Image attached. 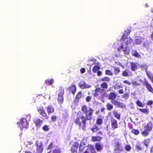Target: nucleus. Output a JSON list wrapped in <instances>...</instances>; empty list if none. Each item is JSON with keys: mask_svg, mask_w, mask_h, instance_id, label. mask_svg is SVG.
<instances>
[{"mask_svg": "<svg viewBox=\"0 0 153 153\" xmlns=\"http://www.w3.org/2000/svg\"><path fill=\"white\" fill-rule=\"evenodd\" d=\"M81 110L85 114V116L83 115L82 112H78L74 122L76 125L79 126V128H83L86 127V121H90L93 119L94 110L91 107H87L85 105L82 106Z\"/></svg>", "mask_w": 153, "mask_h": 153, "instance_id": "obj_1", "label": "nucleus"}, {"mask_svg": "<svg viewBox=\"0 0 153 153\" xmlns=\"http://www.w3.org/2000/svg\"><path fill=\"white\" fill-rule=\"evenodd\" d=\"M131 31L130 28H127L125 30L124 33L120 39V40L122 42L120 47L117 48L118 51H120L121 48H123L124 46L128 45L132 42V39L129 36Z\"/></svg>", "mask_w": 153, "mask_h": 153, "instance_id": "obj_2", "label": "nucleus"}, {"mask_svg": "<svg viewBox=\"0 0 153 153\" xmlns=\"http://www.w3.org/2000/svg\"><path fill=\"white\" fill-rule=\"evenodd\" d=\"M117 97L116 94L114 92H111L108 96V98L111 100V102L114 105L117 106L118 107L125 108L126 105L123 103L118 101L115 100Z\"/></svg>", "mask_w": 153, "mask_h": 153, "instance_id": "obj_3", "label": "nucleus"}, {"mask_svg": "<svg viewBox=\"0 0 153 153\" xmlns=\"http://www.w3.org/2000/svg\"><path fill=\"white\" fill-rule=\"evenodd\" d=\"M144 130L141 132V134L144 137H147L149 134V131H152V124L151 121L149 122L144 126Z\"/></svg>", "mask_w": 153, "mask_h": 153, "instance_id": "obj_4", "label": "nucleus"}, {"mask_svg": "<svg viewBox=\"0 0 153 153\" xmlns=\"http://www.w3.org/2000/svg\"><path fill=\"white\" fill-rule=\"evenodd\" d=\"M37 111L39 114L42 117L47 120L49 118V116L46 112L43 106H40L37 108Z\"/></svg>", "mask_w": 153, "mask_h": 153, "instance_id": "obj_5", "label": "nucleus"}, {"mask_svg": "<svg viewBox=\"0 0 153 153\" xmlns=\"http://www.w3.org/2000/svg\"><path fill=\"white\" fill-rule=\"evenodd\" d=\"M142 83L146 87L148 91L153 94V88L146 79H144V81L142 82Z\"/></svg>", "mask_w": 153, "mask_h": 153, "instance_id": "obj_6", "label": "nucleus"}, {"mask_svg": "<svg viewBox=\"0 0 153 153\" xmlns=\"http://www.w3.org/2000/svg\"><path fill=\"white\" fill-rule=\"evenodd\" d=\"M19 126L22 129L27 128L28 127L29 123L26 118H23L21 120Z\"/></svg>", "mask_w": 153, "mask_h": 153, "instance_id": "obj_7", "label": "nucleus"}, {"mask_svg": "<svg viewBox=\"0 0 153 153\" xmlns=\"http://www.w3.org/2000/svg\"><path fill=\"white\" fill-rule=\"evenodd\" d=\"M101 90L100 88L98 87L96 88L94 90V92L93 93V96L95 97H99V98H100V96L102 97L103 95L102 94V92H103Z\"/></svg>", "mask_w": 153, "mask_h": 153, "instance_id": "obj_8", "label": "nucleus"}, {"mask_svg": "<svg viewBox=\"0 0 153 153\" xmlns=\"http://www.w3.org/2000/svg\"><path fill=\"white\" fill-rule=\"evenodd\" d=\"M79 146V144L77 142H75L71 146L70 151L71 153H78V148Z\"/></svg>", "mask_w": 153, "mask_h": 153, "instance_id": "obj_9", "label": "nucleus"}, {"mask_svg": "<svg viewBox=\"0 0 153 153\" xmlns=\"http://www.w3.org/2000/svg\"><path fill=\"white\" fill-rule=\"evenodd\" d=\"M33 122L34 123L36 126L38 128L41 127L43 122L42 120L38 117L34 118L33 120Z\"/></svg>", "mask_w": 153, "mask_h": 153, "instance_id": "obj_10", "label": "nucleus"}, {"mask_svg": "<svg viewBox=\"0 0 153 153\" xmlns=\"http://www.w3.org/2000/svg\"><path fill=\"white\" fill-rule=\"evenodd\" d=\"M111 123L112 129L114 130L118 128L117 121L114 118H111Z\"/></svg>", "mask_w": 153, "mask_h": 153, "instance_id": "obj_11", "label": "nucleus"}, {"mask_svg": "<svg viewBox=\"0 0 153 153\" xmlns=\"http://www.w3.org/2000/svg\"><path fill=\"white\" fill-rule=\"evenodd\" d=\"M36 145L37 153H42L44 149L43 144L42 143H40L39 144L36 143Z\"/></svg>", "mask_w": 153, "mask_h": 153, "instance_id": "obj_12", "label": "nucleus"}, {"mask_svg": "<svg viewBox=\"0 0 153 153\" xmlns=\"http://www.w3.org/2000/svg\"><path fill=\"white\" fill-rule=\"evenodd\" d=\"M122 75L124 77H130L132 76V74L131 72L128 69H126L123 71L122 73Z\"/></svg>", "mask_w": 153, "mask_h": 153, "instance_id": "obj_13", "label": "nucleus"}, {"mask_svg": "<svg viewBox=\"0 0 153 153\" xmlns=\"http://www.w3.org/2000/svg\"><path fill=\"white\" fill-rule=\"evenodd\" d=\"M45 109L48 115L53 113L54 111V108L52 105H48Z\"/></svg>", "mask_w": 153, "mask_h": 153, "instance_id": "obj_14", "label": "nucleus"}, {"mask_svg": "<svg viewBox=\"0 0 153 153\" xmlns=\"http://www.w3.org/2000/svg\"><path fill=\"white\" fill-rule=\"evenodd\" d=\"M68 89L70 92L74 94L76 91V86L75 85L72 84L70 85Z\"/></svg>", "mask_w": 153, "mask_h": 153, "instance_id": "obj_15", "label": "nucleus"}, {"mask_svg": "<svg viewBox=\"0 0 153 153\" xmlns=\"http://www.w3.org/2000/svg\"><path fill=\"white\" fill-rule=\"evenodd\" d=\"M78 85L79 87L82 88H88L91 87L90 85H87L84 81L80 82Z\"/></svg>", "mask_w": 153, "mask_h": 153, "instance_id": "obj_16", "label": "nucleus"}, {"mask_svg": "<svg viewBox=\"0 0 153 153\" xmlns=\"http://www.w3.org/2000/svg\"><path fill=\"white\" fill-rule=\"evenodd\" d=\"M130 64L131 70L133 71H136L138 68L137 66L139 65L138 63L132 62H130Z\"/></svg>", "mask_w": 153, "mask_h": 153, "instance_id": "obj_17", "label": "nucleus"}, {"mask_svg": "<svg viewBox=\"0 0 153 153\" xmlns=\"http://www.w3.org/2000/svg\"><path fill=\"white\" fill-rule=\"evenodd\" d=\"M101 90L103 92L105 89H107L108 88V85L106 82H103L100 84Z\"/></svg>", "mask_w": 153, "mask_h": 153, "instance_id": "obj_18", "label": "nucleus"}, {"mask_svg": "<svg viewBox=\"0 0 153 153\" xmlns=\"http://www.w3.org/2000/svg\"><path fill=\"white\" fill-rule=\"evenodd\" d=\"M95 147L97 151H100L103 149V146L100 143H97L95 144Z\"/></svg>", "mask_w": 153, "mask_h": 153, "instance_id": "obj_19", "label": "nucleus"}, {"mask_svg": "<svg viewBox=\"0 0 153 153\" xmlns=\"http://www.w3.org/2000/svg\"><path fill=\"white\" fill-rule=\"evenodd\" d=\"M102 137L100 136H92L91 137V140L93 142L100 141L102 140Z\"/></svg>", "mask_w": 153, "mask_h": 153, "instance_id": "obj_20", "label": "nucleus"}, {"mask_svg": "<svg viewBox=\"0 0 153 153\" xmlns=\"http://www.w3.org/2000/svg\"><path fill=\"white\" fill-rule=\"evenodd\" d=\"M104 117L100 116V117L97 118L96 121V124L99 125H101L103 123V119Z\"/></svg>", "mask_w": 153, "mask_h": 153, "instance_id": "obj_21", "label": "nucleus"}, {"mask_svg": "<svg viewBox=\"0 0 153 153\" xmlns=\"http://www.w3.org/2000/svg\"><path fill=\"white\" fill-rule=\"evenodd\" d=\"M146 73L148 77L153 83V75L152 74L151 72L147 71H146Z\"/></svg>", "mask_w": 153, "mask_h": 153, "instance_id": "obj_22", "label": "nucleus"}, {"mask_svg": "<svg viewBox=\"0 0 153 153\" xmlns=\"http://www.w3.org/2000/svg\"><path fill=\"white\" fill-rule=\"evenodd\" d=\"M131 54L133 56L137 58L141 57L140 54L135 50H134L132 51Z\"/></svg>", "mask_w": 153, "mask_h": 153, "instance_id": "obj_23", "label": "nucleus"}, {"mask_svg": "<svg viewBox=\"0 0 153 153\" xmlns=\"http://www.w3.org/2000/svg\"><path fill=\"white\" fill-rule=\"evenodd\" d=\"M58 91V95L63 96L64 94V88L62 86L59 87Z\"/></svg>", "mask_w": 153, "mask_h": 153, "instance_id": "obj_24", "label": "nucleus"}, {"mask_svg": "<svg viewBox=\"0 0 153 153\" xmlns=\"http://www.w3.org/2000/svg\"><path fill=\"white\" fill-rule=\"evenodd\" d=\"M123 51L124 52V53L126 55H128L130 53V49L129 47L126 46L125 48H122Z\"/></svg>", "mask_w": 153, "mask_h": 153, "instance_id": "obj_25", "label": "nucleus"}, {"mask_svg": "<svg viewBox=\"0 0 153 153\" xmlns=\"http://www.w3.org/2000/svg\"><path fill=\"white\" fill-rule=\"evenodd\" d=\"M54 82V80L53 79L51 78L50 79L46 80L45 81V83L47 85H52Z\"/></svg>", "mask_w": 153, "mask_h": 153, "instance_id": "obj_26", "label": "nucleus"}, {"mask_svg": "<svg viewBox=\"0 0 153 153\" xmlns=\"http://www.w3.org/2000/svg\"><path fill=\"white\" fill-rule=\"evenodd\" d=\"M57 100L59 103L60 104H62L64 101L63 96L58 95Z\"/></svg>", "mask_w": 153, "mask_h": 153, "instance_id": "obj_27", "label": "nucleus"}, {"mask_svg": "<svg viewBox=\"0 0 153 153\" xmlns=\"http://www.w3.org/2000/svg\"><path fill=\"white\" fill-rule=\"evenodd\" d=\"M114 116L119 120L120 119V114L116 111H114L113 113Z\"/></svg>", "mask_w": 153, "mask_h": 153, "instance_id": "obj_28", "label": "nucleus"}, {"mask_svg": "<svg viewBox=\"0 0 153 153\" xmlns=\"http://www.w3.org/2000/svg\"><path fill=\"white\" fill-rule=\"evenodd\" d=\"M82 96V92L81 91H79L76 96L75 100L77 101H78L80 99L81 97Z\"/></svg>", "mask_w": 153, "mask_h": 153, "instance_id": "obj_29", "label": "nucleus"}, {"mask_svg": "<svg viewBox=\"0 0 153 153\" xmlns=\"http://www.w3.org/2000/svg\"><path fill=\"white\" fill-rule=\"evenodd\" d=\"M150 140L149 138H148L144 139L143 141V144L146 148H147L149 146V144L150 143Z\"/></svg>", "mask_w": 153, "mask_h": 153, "instance_id": "obj_30", "label": "nucleus"}, {"mask_svg": "<svg viewBox=\"0 0 153 153\" xmlns=\"http://www.w3.org/2000/svg\"><path fill=\"white\" fill-rule=\"evenodd\" d=\"M120 72V68L114 67V73L115 75H117Z\"/></svg>", "mask_w": 153, "mask_h": 153, "instance_id": "obj_31", "label": "nucleus"}, {"mask_svg": "<svg viewBox=\"0 0 153 153\" xmlns=\"http://www.w3.org/2000/svg\"><path fill=\"white\" fill-rule=\"evenodd\" d=\"M100 68V67L98 65H95L94 66L92 71L93 72L96 73Z\"/></svg>", "mask_w": 153, "mask_h": 153, "instance_id": "obj_32", "label": "nucleus"}, {"mask_svg": "<svg viewBox=\"0 0 153 153\" xmlns=\"http://www.w3.org/2000/svg\"><path fill=\"white\" fill-rule=\"evenodd\" d=\"M91 130L93 132H96L98 130V127L96 125L94 124L93 125V127L91 129Z\"/></svg>", "mask_w": 153, "mask_h": 153, "instance_id": "obj_33", "label": "nucleus"}, {"mask_svg": "<svg viewBox=\"0 0 153 153\" xmlns=\"http://www.w3.org/2000/svg\"><path fill=\"white\" fill-rule=\"evenodd\" d=\"M138 109L141 112L145 113L146 114H148L149 112V110L148 109H146V108H139Z\"/></svg>", "mask_w": 153, "mask_h": 153, "instance_id": "obj_34", "label": "nucleus"}, {"mask_svg": "<svg viewBox=\"0 0 153 153\" xmlns=\"http://www.w3.org/2000/svg\"><path fill=\"white\" fill-rule=\"evenodd\" d=\"M132 85L134 87H136L140 85V84L135 81H132L131 82Z\"/></svg>", "mask_w": 153, "mask_h": 153, "instance_id": "obj_35", "label": "nucleus"}, {"mask_svg": "<svg viewBox=\"0 0 153 153\" xmlns=\"http://www.w3.org/2000/svg\"><path fill=\"white\" fill-rule=\"evenodd\" d=\"M106 106L107 109L108 111H111L113 108V107L112 105L110 103H107Z\"/></svg>", "mask_w": 153, "mask_h": 153, "instance_id": "obj_36", "label": "nucleus"}, {"mask_svg": "<svg viewBox=\"0 0 153 153\" xmlns=\"http://www.w3.org/2000/svg\"><path fill=\"white\" fill-rule=\"evenodd\" d=\"M140 67L142 70H145L146 72V71H147L148 67V66L146 64H142L141 65Z\"/></svg>", "mask_w": 153, "mask_h": 153, "instance_id": "obj_37", "label": "nucleus"}, {"mask_svg": "<svg viewBox=\"0 0 153 153\" xmlns=\"http://www.w3.org/2000/svg\"><path fill=\"white\" fill-rule=\"evenodd\" d=\"M131 132L132 134L136 135H138L140 133L139 131L137 129H133Z\"/></svg>", "mask_w": 153, "mask_h": 153, "instance_id": "obj_38", "label": "nucleus"}, {"mask_svg": "<svg viewBox=\"0 0 153 153\" xmlns=\"http://www.w3.org/2000/svg\"><path fill=\"white\" fill-rule=\"evenodd\" d=\"M110 78L108 76H105L101 78L100 81L108 82L110 81Z\"/></svg>", "mask_w": 153, "mask_h": 153, "instance_id": "obj_39", "label": "nucleus"}, {"mask_svg": "<svg viewBox=\"0 0 153 153\" xmlns=\"http://www.w3.org/2000/svg\"><path fill=\"white\" fill-rule=\"evenodd\" d=\"M85 148V144L81 143L79 146V150L80 152H82L84 150Z\"/></svg>", "mask_w": 153, "mask_h": 153, "instance_id": "obj_40", "label": "nucleus"}, {"mask_svg": "<svg viewBox=\"0 0 153 153\" xmlns=\"http://www.w3.org/2000/svg\"><path fill=\"white\" fill-rule=\"evenodd\" d=\"M105 74L107 75L111 76L113 75V73L109 70L107 69L105 71Z\"/></svg>", "mask_w": 153, "mask_h": 153, "instance_id": "obj_41", "label": "nucleus"}, {"mask_svg": "<svg viewBox=\"0 0 153 153\" xmlns=\"http://www.w3.org/2000/svg\"><path fill=\"white\" fill-rule=\"evenodd\" d=\"M136 104L138 106L140 107H143L144 105L139 100H137L136 102Z\"/></svg>", "mask_w": 153, "mask_h": 153, "instance_id": "obj_42", "label": "nucleus"}, {"mask_svg": "<svg viewBox=\"0 0 153 153\" xmlns=\"http://www.w3.org/2000/svg\"><path fill=\"white\" fill-rule=\"evenodd\" d=\"M90 149L92 153H96V151L95 150L94 146L93 145H90L89 146Z\"/></svg>", "mask_w": 153, "mask_h": 153, "instance_id": "obj_43", "label": "nucleus"}, {"mask_svg": "<svg viewBox=\"0 0 153 153\" xmlns=\"http://www.w3.org/2000/svg\"><path fill=\"white\" fill-rule=\"evenodd\" d=\"M129 97V94L127 92H125L122 96V97L126 100Z\"/></svg>", "mask_w": 153, "mask_h": 153, "instance_id": "obj_44", "label": "nucleus"}, {"mask_svg": "<svg viewBox=\"0 0 153 153\" xmlns=\"http://www.w3.org/2000/svg\"><path fill=\"white\" fill-rule=\"evenodd\" d=\"M136 149L138 150H141L143 149V147L140 144H137L136 146Z\"/></svg>", "mask_w": 153, "mask_h": 153, "instance_id": "obj_45", "label": "nucleus"}, {"mask_svg": "<svg viewBox=\"0 0 153 153\" xmlns=\"http://www.w3.org/2000/svg\"><path fill=\"white\" fill-rule=\"evenodd\" d=\"M53 147V144L52 142H51L48 146V148H47V150H50L51 151L49 152H48V153H50L51 152V150L52 149Z\"/></svg>", "mask_w": 153, "mask_h": 153, "instance_id": "obj_46", "label": "nucleus"}, {"mask_svg": "<svg viewBox=\"0 0 153 153\" xmlns=\"http://www.w3.org/2000/svg\"><path fill=\"white\" fill-rule=\"evenodd\" d=\"M42 129L45 131H48L49 130V128L48 125H45L42 127Z\"/></svg>", "mask_w": 153, "mask_h": 153, "instance_id": "obj_47", "label": "nucleus"}, {"mask_svg": "<svg viewBox=\"0 0 153 153\" xmlns=\"http://www.w3.org/2000/svg\"><path fill=\"white\" fill-rule=\"evenodd\" d=\"M141 39L137 38L135 39V43L137 45L140 44L141 43Z\"/></svg>", "mask_w": 153, "mask_h": 153, "instance_id": "obj_48", "label": "nucleus"}, {"mask_svg": "<svg viewBox=\"0 0 153 153\" xmlns=\"http://www.w3.org/2000/svg\"><path fill=\"white\" fill-rule=\"evenodd\" d=\"M125 149L126 151L129 152L130 151L131 148L129 145H126L125 146Z\"/></svg>", "mask_w": 153, "mask_h": 153, "instance_id": "obj_49", "label": "nucleus"}, {"mask_svg": "<svg viewBox=\"0 0 153 153\" xmlns=\"http://www.w3.org/2000/svg\"><path fill=\"white\" fill-rule=\"evenodd\" d=\"M51 120L53 122H55L57 119L56 116L55 115H53L51 117Z\"/></svg>", "mask_w": 153, "mask_h": 153, "instance_id": "obj_50", "label": "nucleus"}, {"mask_svg": "<svg viewBox=\"0 0 153 153\" xmlns=\"http://www.w3.org/2000/svg\"><path fill=\"white\" fill-rule=\"evenodd\" d=\"M53 153H61V151L59 149H54L53 150Z\"/></svg>", "mask_w": 153, "mask_h": 153, "instance_id": "obj_51", "label": "nucleus"}, {"mask_svg": "<svg viewBox=\"0 0 153 153\" xmlns=\"http://www.w3.org/2000/svg\"><path fill=\"white\" fill-rule=\"evenodd\" d=\"M92 97L91 96H88L85 98L86 101L87 102H89L91 99Z\"/></svg>", "mask_w": 153, "mask_h": 153, "instance_id": "obj_52", "label": "nucleus"}, {"mask_svg": "<svg viewBox=\"0 0 153 153\" xmlns=\"http://www.w3.org/2000/svg\"><path fill=\"white\" fill-rule=\"evenodd\" d=\"M123 82L124 83L127 84L129 85H130L131 84V82L128 81L127 80H124Z\"/></svg>", "mask_w": 153, "mask_h": 153, "instance_id": "obj_53", "label": "nucleus"}, {"mask_svg": "<svg viewBox=\"0 0 153 153\" xmlns=\"http://www.w3.org/2000/svg\"><path fill=\"white\" fill-rule=\"evenodd\" d=\"M153 103V101L152 100H149L148 101V102H147V105H152Z\"/></svg>", "mask_w": 153, "mask_h": 153, "instance_id": "obj_54", "label": "nucleus"}, {"mask_svg": "<svg viewBox=\"0 0 153 153\" xmlns=\"http://www.w3.org/2000/svg\"><path fill=\"white\" fill-rule=\"evenodd\" d=\"M85 69L84 68H82L80 70V72L81 74H83L85 72Z\"/></svg>", "mask_w": 153, "mask_h": 153, "instance_id": "obj_55", "label": "nucleus"}, {"mask_svg": "<svg viewBox=\"0 0 153 153\" xmlns=\"http://www.w3.org/2000/svg\"><path fill=\"white\" fill-rule=\"evenodd\" d=\"M118 92L119 94H122L124 93V91L123 89H121L118 90Z\"/></svg>", "mask_w": 153, "mask_h": 153, "instance_id": "obj_56", "label": "nucleus"}, {"mask_svg": "<svg viewBox=\"0 0 153 153\" xmlns=\"http://www.w3.org/2000/svg\"><path fill=\"white\" fill-rule=\"evenodd\" d=\"M150 153H153V145L150 148Z\"/></svg>", "mask_w": 153, "mask_h": 153, "instance_id": "obj_57", "label": "nucleus"}, {"mask_svg": "<svg viewBox=\"0 0 153 153\" xmlns=\"http://www.w3.org/2000/svg\"><path fill=\"white\" fill-rule=\"evenodd\" d=\"M123 88V87L121 86L120 85H119L117 86H116V87L115 88V89H118V88Z\"/></svg>", "mask_w": 153, "mask_h": 153, "instance_id": "obj_58", "label": "nucleus"}, {"mask_svg": "<svg viewBox=\"0 0 153 153\" xmlns=\"http://www.w3.org/2000/svg\"><path fill=\"white\" fill-rule=\"evenodd\" d=\"M97 75L98 76H100L102 74V72L100 71H98L97 72Z\"/></svg>", "mask_w": 153, "mask_h": 153, "instance_id": "obj_59", "label": "nucleus"}, {"mask_svg": "<svg viewBox=\"0 0 153 153\" xmlns=\"http://www.w3.org/2000/svg\"><path fill=\"white\" fill-rule=\"evenodd\" d=\"M105 110V108L104 107H102L100 109V111L101 112H103Z\"/></svg>", "mask_w": 153, "mask_h": 153, "instance_id": "obj_60", "label": "nucleus"}, {"mask_svg": "<svg viewBox=\"0 0 153 153\" xmlns=\"http://www.w3.org/2000/svg\"><path fill=\"white\" fill-rule=\"evenodd\" d=\"M28 143L30 145H32L33 144V143L31 141H28Z\"/></svg>", "mask_w": 153, "mask_h": 153, "instance_id": "obj_61", "label": "nucleus"}, {"mask_svg": "<svg viewBox=\"0 0 153 153\" xmlns=\"http://www.w3.org/2000/svg\"><path fill=\"white\" fill-rule=\"evenodd\" d=\"M25 153H32L30 151H26L25 152Z\"/></svg>", "mask_w": 153, "mask_h": 153, "instance_id": "obj_62", "label": "nucleus"}, {"mask_svg": "<svg viewBox=\"0 0 153 153\" xmlns=\"http://www.w3.org/2000/svg\"><path fill=\"white\" fill-rule=\"evenodd\" d=\"M151 37L152 39L153 40V31H152V34H151Z\"/></svg>", "mask_w": 153, "mask_h": 153, "instance_id": "obj_63", "label": "nucleus"}, {"mask_svg": "<svg viewBox=\"0 0 153 153\" xmlns=\"http://www.w3.org/2000/svg\"><path fill=\"white\" fill-rule=\"evenodd\" d=\"M83 153H89V152L88 151L86 150L83 152Z\"/></svg>", "mask_w": 153, "mask_h": 153, "instance_id": "obj_64", "label": "nucleus"}]
</instances>
